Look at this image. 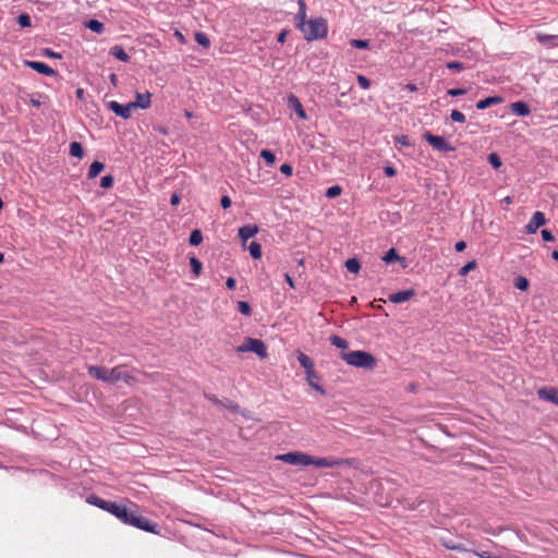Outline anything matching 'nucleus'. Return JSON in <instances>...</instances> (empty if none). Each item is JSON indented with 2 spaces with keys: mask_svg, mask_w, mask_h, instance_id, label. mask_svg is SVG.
I'll return each instance as SVG.
<instances>
[{
  "mask_svg": "<svg viewBox=\"0 0 558 558\" xmlns=\"http://www.w3.org/2000/svg\"><path fill=\"white\" fill-rule=\"evenodd\" d=\"M447 94L452 97L461 96L466 94V89L464 88H451L447 90Z\"/></svg>",
  "mask_w": 558,
  "mask_h": 558,
  "instance_id": "09e8293b",
  "label": "nucleus"
},
{
  "mask_svg": "<svg viewBox=\"0 0 558 558\" xmlns=\"http://www.w3.org/2000/svg\"><path fill=\"white\" fill-rule=\"evenodd\" d=\"M473 554L480 558H502L501 556L493 555L490 551H473Z\"/></svg>",
  "mask_w": 558,
  "mask_h": 558,
  "instance_id": "de8ad7c7",
  "label": "nucleus"
},
{
  "mask_svg": "<svg viewBox=\"0 0 558 558\" xmlns=\"http://www.w3.org/2000/svg\"><path fill=\"white\" fill-rule=\"evenodd\" d=\"M301 32L303 33L304 38L307 41L323 39L328 34L327 21L324 17L311 19L306 23L304 31Z\"/></svg>",
  "mask_w": 558,
  "mask_h": 558,
  "instance_id": "20e7f679",
  "label": "nucleus"
},
{
  "mask_svg": "<svg viewBox=\"0 0 558 558\" xmlns=\"http://www.w3.org/2000/svg\"><path fill=\"white\" fill-rule=\"evenodd\" d=\"M25 65L29 69L48 76H53L57 72L50 68L48 64L39 61H25Z\"/></svg>",
  "mask_w": 558,
  "mask_h": 558,
  "instance_id": "ddd939ff",
  "label": "nucleus"
},
{
  "mask_svg": "<svg viewBox=\"0 0 558 558\" xmlns=\"http://www.w3.org/2000/svg\"><path fill=\"white\" fill-rule=\"evenodd\" d=\"M280 172H281L282 174L287 175V177H290V175H292L293 168H292V166H291V165H289V163H283V165H281V167H280Z\"/></svg>",
  "mask_w": 558,
  "mask_h": 558,
  "instance_id": "8fccbe9b",
  "label": "nucleus"
},
{
  "mask_svg": "<svg viewBox=\"0 0 558 558\" xmlns=\"http://www.w3.org/2000/svg\"><path fill=\"white\" fill-rule=\"evenodd\" d=\"M190 265L195 276H199L202 271V263L196 257H190Z\"/></svg>",
  "mask_w": 558,
  "mask_h": 558,
  "instance_id": "473e14b6",
  "label": "nucleus"
},
{
  "mask_svg": "<svg viewBox=\"0 0 558 558\" xmlns=\"http://www.w3.org/2000/svg\"><path fill=\"white\" fill-rule=\"evenodd\" d=\"M488 162L492 165L494 169H498L502 165L500 157L496 153H492L488 155Z\"/></svg>",
  "mask_w": 558,
  "mask_h": 558,
  "instance_id": "e433bc0d",
  "label": "nucleus"
},
{
  "mask_svg": "<svg viewBox=\"0 0 558 558\" xmlns=\"http://www.w3.org/2000/svg\"><path fill=\"white\" fill-rule=\"evenodd\" d=\"M174 35H175V37H177L181 43H184V41H185V38H184V36L182 35V33H181V32L177 31Z\"/></svg>",
  "mask_w": 558,
  "mask_h": 558,
  "instance_id": "338daca9",
  "label": "nucleus"
},
{
  "mask_svg": "<svg viewBox=\"0 0 558 558\" xmlns=\"http://www.w3.org/2000/svg\"><path fill=\"white\" fill-rule=\"evenodd\" d=\"M238 311L244 316H251L252 314L251 305L245 301L238 302Z\"/></svg>",
  "mask_w": 558,
  "mask_h": 558,
  "instance_id": "c9c22d12",
  "label": "nucleus"
},
{
  "mask_svg": "<svg viewBox=\"0 0 558 558\" xmlns=\"http://www.w3.org/2000/svg\"><path fill=\"white\" fill-rule=\"evenodd\" d=\"M44 53H45V56L50 57V58H58V59H59V58H61V54H60V53L54 52V51H52V50H51V49H49V48H46V49L44 50Z\"/></svg>",
  "mask_w": 558,
  "mask_h": 558,
  "instance_id": "4d7b16f0",
  "label": "nucleus"
},
{
  "mask_svg": "<svg viewBox=\"0 0 558 558\" xmlns=\"http://www.w3.org/2000/svg\"><path fill=\"white\" fill-rule=\"evenodd\" d=\"M396 169L392 167V166H386L384 168V173L387 175V177H393L396 175Z\"/></svg>",
  "mask_w": 558,
  "mask_h": 558,
  "instance_id": "5fc2aeb1",
  "label": "nucleus"
},
{
  "mask_svg": "<svg viewBox=\"0 0 558 558\" xmlns=\"http://www.w3.org/2000/svg\"><path fill=\"white\" fill-rule=\"evenodd\" d=\"M330 343L339 349L345 350L349 347L348 341L337 335L330 337Z\"/></svg>",
  "mask_w": 558,
  "mask_h": 558,
  "instance_id": "cd10ccee",
  "label": "nucleus"
},
{
  "mask_svg": "<svg viewBox=\"0 0 558 558\" xmlns=\"http://www.w3.org/2000/svg\"><path fill=\"white\" fill-rule=\"evenodd\" d=\"M258 232V227L256 225H245L239 229V238L246 242L248 239L253 238Z\"/></svg>",
  "mask_w": 558,
  "mask_h": 558,
  "instance_id": "f3484780",
  "label": "nucleus"
},
{
  "mask_svg": "<svg viewBox=\"0 0 558 558\" xmlns=\"http://www.w3.org/2000/svg\"><path fill=\"white\" fill-rule=\"evenodd\" d=\"M349 464L348 460L339 459L333 457H324V458H314L312 457L311 465H315L317 468H336Z\"/></svg>",
  "mask_w": 558,
  "mask_h": 558,
  "instance_id": "6e6552de",
  "label": "nucleus"
},
{
  "mask_svg": "<svg viewBox=\"0 0 558 558\" xmlns=\"http://www.w3.org/2000/svg\"><path fill=\"white\" fill-rule=\"evenodd\" d=\"M450 118L454 122L463 123L465 121V116L459 110H452L450 113Z\"/></svg>",
  "mask_w": 558,
  "mask_h": 558,
  "instance_id": "37998d69",
  "label": "nucleus"
},
{
  "mask_svg": "<svg viewBox=\"0 0 558 558\" xmlns=\"http://www.w3.org/2000/svg\"><path fill=\"white\" fill-rule=\"evenodd\" d=\"M341 192H342L341 186L332 185V186L327 189L326 196L328 198H335V197L339 196L341 194Z\"/></svg>",
  "mask_w": 558,
  "mask_h": 558,
  "instance_id": "4c0bfd02",
  "label": "nucleus"
},
{
  "mask_svg": "<svg viewBox=\"0 0 558 558\" xmlns=\"http://www.w3.org/2000/svg\"><path fill=\"white\" fill-rule=\"evenodd\" d=\"M501 97L499 96H492V97H487V98H484V99H481L476 102V108L478 110H484L493 105H497L499 102H501Z\"/></svg>",
  "mask_w": 558,
  "mask_h": 558,
  "instance_id": "412c9836",
  "label": "nucleus"
},
{
  "mask_svg": "<svg viewBox=\"0 0 558 558\" xmlns=\"http://www.w3.org/2000/svg\"><path fill=\"white\" fill-rule=\"evenodd\" d=\"M288 34H289L288 29H282L278 35V38H277L278 43L283 44L287 39Z\"/></svg>",
  "mask_w": 558,
  "mask_h": 558,
  "instance_id": "864d4df0",
  "label": "nucleus"
},
{
  "mask_svg": "<svg viewBox=\"0 0 558 558\" xmlns=\"http://www.w3.org/2000/svg\"><path fill=\"white\" fill-rule=\"evenodd\" d=\"M536 39L543 45L555 46L557 45L558 36L538 33Z\"/></svg>",
  "mask_w": 558,
  "mask_h": 558,
  "instance_id": "4be33fe9",
  "label": "nucleus"
},
{
  "mask_svg": "<svg viewBox=\"0 0 558 558\" xmlns=\"http://www.w3.org/2000/svg\"><path fill=\"white\" fill-rule=\"evenodd\" d=\"M105 168V165L100 161H94L88 170L87 177L88 179L96 178Z\"/></svg>",
  "mask_w": 558,
  "mask_h": 558,
  "instance_id": "b1692460",
  "label": "nucleus"
},
{
  "mask_svg": "<svg viewBox=\"0 0 558 558\" xmlns=\"http://www.w3.org/2000/svg\"><path fill=\"white\" fill-rule=\"evenodd\" d=\"M477 267L476 260H471L466 263L462 268L459 270L460 276H465L471 270H474Z\"/></svg>",
  "mask_w": 558,
  "mask_h": 558,
  "instance_id": "58836bf2",
  "label": "nucleus"
},
{
  "mask_svg": "<svg viewBox=\"0 0 558 558\" xmlns=\"http://www.w3.org/2000/svg\"><path fill=\"white\" fill-rule=\"evenodd\" d=\"M203 241V233L201 230L195 229L191 232L189 242L191 245L196 246Z\"/></svg>",
  "mask_w": 558,
  "mask_h": 558,
  "instance_id": "c756f323",
  "label": "nucleus"
},
{
  "mask_svg": "<svg viewBox=\"0 0 558 558\" xmlns=\"http://www.w3.org/2000/svg\"><path fill=\"white\" fill-rule=\"evenodd\" d=\"M296 359H298L300 365L305 369V373L314 369L313 360L310 356H307L305 353H303L302 351L296 352Z\"/></svg>",
  "mask_w": 558,
  "mask_h": 558,
  "instance_id": "6ab92c4d",
  "label": "nucleus"
},
{
  "mask_svg": "<svg viewBox=\"0 0 558 558\" xmlns=\"http://www.w3.org/2000/svg\"><path fill=\"white\" fill-rule=\"evenodd\" d=\"M248 252L254 259H259L262 257L260 244L255 241L251 242L248 245Z\"/></svg>",
  "mask_w": 558,
  "mask_h": 558,
  "instance_id": "bb28decb",
  "label": "nucleus"
},
{
  "mask_svg": "<svg viewBox=\"0 0 558 558\" xmlns=\"http://www.w3.org/2000/svg\"><path fill=\"white\" fill-rule=\"evenodd\" d=\"M87 504L98 507L119 519L126 525L134 526L136 529L149 532L153 534H159L158 524L151 522L147 518L143 517L138 512L137 505L128 500V505L118 504L116 501H109L100 498L97 495H89L86 498Z\"/></svg>",
  "mask_w": 558,
  "mask_h": 558,
  "instance_id": "f257e3e1",
  "label": "nucleus"
},
{
  "mask_svg": "<svg viewBox=\"0 0 558 558\" xmlns=\"http://www.w3.org/2000/svg\"><path fill=\"white\" fill-rule=\"evenodd\" d=\"M70 155L76 158H82L84 156V149L81 143L72 142L70 144Z\"/></svg>",
  "mask_w": 558,
  "mask_h": 558,
  "instance_id": "393cba45",
  "label": "nucleus"
},
{
  "mask_svg": "<svg viewBox=\"0 0 558 558\" xmlns=\"http://www.w3.org/2000/svg\"><path fill=\"white\" fill-rule=\"evenodd\" d=\"M345 268L348 269V271L356 274V272H359V270L361 268V264H360L359 259L350 258L345 262Z\"/></svg>",
  "mask_w": 558,
  "mask_h": 558,
  "instance_id": "7c9ffc66",
  "label": "nucleus"
},
{
  "mask_svg": "<svg viewBox=\"0 0 558 558\" xmlns=\"http://www.w3.org/2000/svg\"><path fill=\"white\" fill-rule=\"evenodd\" d=\"M108 108L112 112H114L117 116H119V117H121L123 119L131 118L132 110L135 109L134 105L131 104V102L122 105V104H119L118 101H114V100L108 102Z\"/></svg>",
  "mask_w": 558,
  "mask_h": 558,
  "instance_id": "1a4fd4ad",
  "label": "nucleus"
},
{
  "mask_svg": "<svg viewBox=\"0 0 558 558\" xmlns=\"http://www.w3.org/2000/svg\"><path fill=\"white\" fill-rule=\"evenodd\" d=\"M239 352H254L260 359H266L268 356L267 348L265 343L259 339L247 338L244 345L238 348Z\"/></svg>",
  "mask_w": 558,
  "mask_h": 558,
  "instance_id": "423d86ee",
  "label": "nucleus"
},
{
  "mask_svg": "<svg viewBox=\"0 0 558 558\" xmlns=\"http://www.w3.org/2000/svg\"><path fill=\"white\" fill-rule=\"evenodd\" d=\"M466 247V244L464 241H459L456 243L454 248L457 252H463Z\"/></svg>",
  "mask_w": 558,
  "mask_h": 558,
  "instance_id": "13d9d810",
  "label": "nucleus"
},
{
  "mask_svg": "<svg viewBox=\"0 0 558 558\" xmlns=\"http://www.w3.org/2000/svg\"><path fill=\"white\" fill-rule=\"evenodd\" d=\"M114 179L112 175L108 174L101 178L100 186L104 189H110L113 185Z\"/></svg>",
  "mask_w": 558,
  "mask_h": 558,
  "instance_id": "79ce46f5",
  "label": "nucleus"
},
{
  "mask_svg": "<svg viewBox=\"0 0 558 558\" xmlns=\"http://www.w3.org/2000/svg\"><path fill=\"white\" fill-rule=\"evenodd\" d=\"M298 4H299V11L294 17L295 26L300 31H304L305 25L307 23L305 20L306 19V4H305L304 0H298Z\"/></svg>",
  "mask_w": 558,
  "mask_h": 558,
  "instance_id": "4468645a",
  "label": "nucleus"
},
{
  "mask_svg": "<svg viewBox=\"0 0 558 558\" xmlns=\"http://www.w3.org/2000/svg\"><path fill=\"white\" fill-rule=\"evenodd\" d=\"M277 459L291 465L306 466L312 462V456L299 451L280 454Z\"/></svg>",
  "mask_w": 558,
  "mask_h": 558,
  "instance_id": "39448f33",
  "label": "nucleus"
},
{
  "mask_svg": "<svg viewBox=\"0 0 558 558\" xmlns=\"http://www.w3.org/2000/svg\"><path fill=\"white\" fill-rule=\"evenodd\" d=\"M340 359L350 366L366 371H372L377 365L376 357L372 353L362 350L349 352L342 351L340 353Z\"/></svg>",
  "mask_w": 558,
  "mask_h": 558,
  "instance_id": "7ed1b4c3",
  "label": "nucleus"
},
{
  "mask_svg": "<svg viewBox=\"0 0 558 558\" xmlns=\"http://www.w3.org/2000/svg\"><path fill=\"white\" fill-rule=\"evenodd\" d=\"M541 234H542L543 240L546 242H551L555 240L553 233L547 229H543Z\"/></svg>",
  "mask_w": 558,
  "mask_h": 558,
  "instance_id": "3c124183",
  "label": "nucleus"
},
{
  "mask_svg": "<svg viewBox=\"0 0 558 558\" xmlns=\"http://www.w3.org/2000/svg\"><path fill=\"white\" fill-rule=\"evenodd\" d=\"M75 94H76V97H77L78 99H81V100H82V99L84 98V89H83V88H77V89H76V92H75Z\"/></svg>",
  "mask_w": 558,
  "mask_h": 558,
  "instance_id": "0e129e2a",
  "label": "nucleus"
},
{
  "mask_svg": "<svg viewBox=\"0 0 558 558\" xmlns=\"http://www.w3.org/2000/svg\"><path fill=\"white\" fill-rule=\"evenodd\" d=\"M305 374H306V381H307L308 386H311L313 389H315L322 396H325L327 392H326L325 388L319 385L320 376L315 371V368L306 372Z\"/></svg>",
  "mask_w": 558,
  "mask_h": 558,
  "instance_id": "f8f14e48",
  "label": "nucleus"
},
{
  "mask_svg": "<svg viewBox=\"0 0 558 558\" xmlns=\"http://www.w3.org/2000/svg\"><path fill=\"white\" fill-rule=\"evenodd\" d=\"M446 546L450 549H453V550H461V546L460 545H449V544H446Z\"/></svg>",
  "mask_w": 558,
  "mask_h": 558,
  "instance_id": "774afa93",
  "label": "nucleus"
},
{
  "mask_svg": "<svg viewBox=\"0 0 558 558\" xmlns=\"http://www.w3.org/2000/svg\"><path fill=\"white\" fill-rule=\"evenodd\" d=\"M284 279H286V282L290 286V288H292V289L295 288L294 281L288 272L284 274Z\"/></svg>",
  "mask_w": 558,
  "mask_h": 558,
  "instance_id": "052dcab7",
  "label": "nucleus"
},
{
  "mask_svg": "<svg viewBox=\"0 0 558 558\" xmlns=\"http://www.w3.org/2000/svg\"><path fill=\"white\" fill-rule=\"evenodd\" d=\"M424 140L433 146L434 149L442 153L453 151L454 147L451 146L445 137L434 135L429 132H425L423 135Z\"/></svg>",
  "mask_w": 558,
  "mask_h": 558,
  "instance_id": "0eeeda50",
  "label": "nucleus"
},
{
  "mask_svg": "<svg viewBox=\"0 0 558 558\" xmlns=\"http://www.w3.org/2000/svg\"><path fill=\"white\" fill-rule=\"evenodd\" d=\"M260 157L266 161L268 166H272L276 162L275 154L268 149H263L260 151Z\"/></svg>",
  "mask_w": 558,
  "mask_h": 558,
  "instance_id": "2f4dec72",
  "label": "nucleus"
},
{
  "mask_svg": "<svg viewBox=\"0 0 558 558\" xmlns=\"http://www.w3.org/2000/svg\"><path fill=\"white\" fill-rule=\"evenodd\" d=\"M447 69L454 70V71H462L464 70V64L460 61H449L446 63Z\"/></svg>",
  "mask_w": 558,
  "mask_h": 558,
  "instance_id": "a18cd8bd",
  "label": "nucleus"
},
{
  "mask_svg": "<svg viewBox=\"0 0 558 558\" xmlns=\"http://www.w3.org/2000/svg\"><path fill=\"white\" fill-rule=\"evenodd\" d=\"M510 108L511 111L519 117L529 116L531 112L529 105L524 101H515L511 104Z\"/></svg>",
  "mask_w": 558,
  "mask_h": 558,
  "instance_id": "a211bd4d",
  "label": "nucleus"
},
{
  "mask_svg": "<svg viewBox=\"0 0 558 558\" xmlns=\"http://www.w3.org/2000/svg\"><path fill=\"white\" fill-rule=\"evenodd\" d=\"M546 223L545 215L542 211H535L530 219L529 223L525 226V231L527 234H533L537 231V229Z\"/></svg>",
  "mask_w": 558,
  "mask_h": 558,
  "instance_id": "9b49d317",
  "label": "nucleus"
},
{
  "mask_svg": "<svg viewBox=\"0 0 558 558\" xmlns=\"http://www.w3.org/2000/svg\"><path fill=\"white\" fill-rule=\"evenodd\" d=\"M537 397L558 407V388L545 386L537 390Z\"/></svg>",
  "mask_w": 558,
  "mask_h": 558,
  "instance_id": "9d476101",
  "label": "nucleus"
},
{
  "mask_svg": "<svg viewBox=\"0 0 558 558\" xmlns=\"http://www.w3.org/2000/svg\"><path fill=\"white\" fill-rule=\"evenodd\" d=\"M220 204L222 206L223 209H227L231 206L232 202H231V198L227 195H223L220 199Z\"/></svg>",
  "mask_w": 558,
  "mask_h": 558,
  "instance_id": "603ef678",
  "label": "nucleus"
},
{
  "mask_svg": "<svg viewBox=\"0 0 558 558\" xmlns=\"http://www.w3.org/2000/svg\"><path fill=\"white\" fill-rule=\"evenodd\" d=\"M400 257L396 251V248H390L388 252L384 255L383 260L387 264H390L395 260H398Z\"/></svg>",
  "mask_w": 558,
  "mask_h": 558,
  "instance_id": "f704fd0d",
  "label": "nucleus"
},
{
  "mask_svg": "<svg viewBox=\"0 0 558 558\" xmlns=\"http://www.w3.org/2000/svg\"><path fill=\"white\" fill-rule=\"evenodd\" d=\"M205 397L215 404H221L220 400L215 395H205Z\"/></svg>",
  "mask_w": 558,
  "mask_h": 558,
  "instance_id": "680f3d73",
  "label": "nucleus"
},
{
  "mask_svg": "<svg viewBox=\"0 0 558 558\" xmlns=\"http://www.w3.org/2000/svg\"><path fill=\"white\" fill-rule=\"evenodd\" d=\"M194 38H195V41L204 47V48H209L210 46V40L208 38V36L203 33V32H196L195 35H194Z\"/></svg>",
  "mask_w": 558,
  "mask_h": 558,
  "instance_id": "a878e982",
  "label": "nucleus"
},
{
  "mask_svg": "<svg viewBox=\"0 0 558 558\" xmlns=\"http://www.w3.org/2000/svg\"><path fill=\"white\" fill-rule=\"evenodd\" d=\"M109 53L122 62H128L130 60V56L126 53L124 48L119 45L111 47Z\"/></svg>",
  "mask_w": 558,
  "mask_h": 558,
  "instance_id": "aec40b11",
  "label": "nucleus"
},
{
  "mask_svg": "<svg viewBox=\"0 0 558 558\" xmlns=\"http://www.w3.org/2000/svg\"><path fill=\"white\" fill-rule=\"evenodd\" d=\"M170 203L171 205H178L180 203V196L177 193L172 194Z\"/></svg>",
  "mask_w": 558,
  "mask_h": 558,
  "instance_id": "e2e57ef3",
  "label": "nucleus"
},
{
  "mask_svg": "<svg viewBox=\"0 0 558 558\" xmlns=\"http://www.w3.org/2000/svg\"><path fill=\"white\" fill-rule=\"evenodd\" d=\"M226 286L228 289L233 290L236 286V280L233 277L227 278Z\"/></svg>",
  "mask_w": 558,
  "mask_h": 558,
  "instance_id": "6e6d98bb",
  "label": "nucleus"
},
{
  "mask_svg": "<svg viewBox=\"0 0 558 558\" xmlns=\"http://www.w3.org/2000/svg\"><path fill=\"white\" fill-rule=\"evenodd\" d=\"M154 130L163 135L168 134V129L163 125H154Z\"/></svg>",
  "mask_w": 558,
  "mask_h": 558,
  "instance_id": "bf43d9fd",
  "label": "nucleus"
},
{
  "mask_svg": "<svg viewBox=\"0 0 558 558\" xmlns=\"http://www.w3.org/2000/svg\"><path fill=\"white\" fill-rule=\"evenodd\" d=\"M396 144L403 146V147H410L412 144L407 135H398L395 137Z\"/></svg>",
  "mask_w": 558,
  "mask_h": 558,
  "instance_id": "c03bdc74",
  "label": "nucleus"
},
{
  "mask_svg": "<svg viewBox=\"0 0 558 558\" xmlns=\"http://www.w3.org/2000/svg\"><path fill=\"white\" fill-rule=\"evenodd\" d=\"M289 102L291 104V106L293 107V109L295 110V112L298 113V116L301 119H306V113H305L301 102L299 101V99L295 96H293V95L290 96Z\"/></svg>",
  "mask_w": 558,
  "mask_h": 558,
  "instance_id": "5701e85b",
  "label": "nucleus"
},
{
  "mask_svg": "<svg viewBox=\"0 0 558 558\" xmlns=\"http://www.w3.org/2000/svg\"><path fill=\"white\" fill-rule=\"evenodd\" d=\"M150 98L151 94L149 92L144 94L136 92L135 101L132 104L134 105V108L148 109L151 105Z\"/></svg>",
  "mask_w": 558,
  "mask_h": 558,
  "instance_id": "dca6fc26",
  "label": "nucleus"
},
{
  "mask_svg": "<svg viewBox=\"0 0 558 558\" xmlns=\"http://www.w3.org/2000/svg\"><path fill=\"white\" fill-rule=\"evenodd\" d=\"M86 27L97 34H101L105 29L104 23L99 22L98 20H89L86 23Z\"/></svg>",
  "mask_w": 558,
  "mask_h": 558,
  "instance_id": "c85d7f7f",
  "label": "nucleus"
},
{
  "mask_svg": "<svg viewBox=\"0 0 558 558\" xmlns=\"http://www.w3.org/2000/svg\"><path fill=\"white\" fill-rule=\"evenodd\" d=\"M414 294L415 291L413 289H409L392 293L388 299L391 303L399 304L409 301Z\"/></svg>",
  "mask_w": 558,
  "mask_h": 558,
  "instance_id": "2eb2a0df",
  "label": "nucleus"
},
{
  "mask_svg": "<svg viewBox=\"0 0 558 558\" xmlns=\"http://www.w3.org/2000/svg\"><path fill=\"white\" fill-rule=\"evenodd\" d=\"M87 373L92 378L104 381L106 384H117L123 381L126 385H132L136 381L135 368H130L128 365L122 364L112 368L90 365L87 367Z\"/></svg>",
  "mask_w": 558,
  "mask_h": 558,
  "instance_id": "f03ea898",
  "label": "nucleus"
},
{
  "mask_svg": "<svg viewBox=\"0 0 558 558\" xmlns=\"http://www.w3.org/2000/svg\"><path fill=\"white\" fill-rule=\"evenodd\" d=\"M17 23L21 27H29L32 24L31 16L27 13H22L17 16Z\"/></svg>",
  "mask_w": 558,
  "mask_h": 558,
  "instance_id": "a19ab883",
  "label": "nucleus"
},
{
  "mask_svg": "<svg viewBox=\"0 0 558 558\" xmlns=\"http://www.w3.org/2000/svg\"><path fill=\"white\" fill-rule=\"evenodd\" d=\"M405 88H407L408 90H410V92H415V90H417L416 85H415V84H412V83L407 84V85H405Z\"/></svg>",
  "mask_w": 558,
  "mask_h": 558,
  "instance_id": "69168bd1",
  "label": "nucleus"
},
{
  "mask_svg": "<svg viewBox=\"0 0 558 558\" xmlns=\"http://www.w3.org/2000/svg\"><path fill=\"white\" fill-rule=\"evenodd\" d=\"M514 287L521 291H525L529 288V280L523 276H519L514 279Z\"/></svg>",
  "mask_w": 558,
  "mask_h": 558,
  "instance_id": "72a5a7b5",
  "label": "nucleus"
},
{
  "mask_svg": "<svg viewBox=\"0 0 558 558\" xmlns=\"http://www.w3.org/2000/svg\"><path fill=\"white\" fill-rule=\"evenodd\" d=\"M350 45L353 48L366 49L369 47V41L365 40V39H352V40H350Z\"/></svg>",
  "mask_w": 558,
  "mask_h": 558,
  "instance_id": "ea45409f",
  "label": "nucleus"
},
{
  "mask_svg": "<svg viewBox=\"0 0 558 558\" xmlns=\"http://www.w3.org/2000/svg\"><path fill=\"white\" fill-rule=\"evenodd\" d=\"M356 80H357L359 85H360L363 89H367V88H369V86H371V81H369L366 76H364V75H361V74H360V75H357Z\"/></svg>",
  "mask_w": 558,
  "mask_h": 558,
  "instance_id": "49530a36",
  "label": "nucleus"
}]
</instances>
